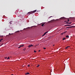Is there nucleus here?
Returning <instances> with one entry per match:
<instances>
[{"mask_svg":"<svg viewBox=\"0 0 75 75\" xmlns=\"http://www.w3.org/2000/svg\"><path fill=\"white\" fill-rule=\"evenodd\" d=\"M36 11H37V10H35L33 11L28 12V14H32V13H35V12H36Z\"/></svg>","mask_w":75,"mask_h":75,"instance_id":"nucleus-1","label":"nucleus"},{"mask_svg":"<svg viewBox=\"0 0 75 75\" xmlns=\"http://www.w3.org/2000/svg\"><path fill=\"white\" fill-rule=\"evenodd\" d=\"M33 44H31L30 45L28 46V47L29 48H30V47H33Z\"/></svg>","mask_w":75,"mask_h":75,"instance_id":"nucleus-2","label":"nucleus"},{"mask_svg":"<svg viewBox=\"0 0 75 75\" xmlns=\"http://www.w3.org/2000/svg\"><path fill=\"white\" fill-rule=\"evenodd\" d=\"M23 46H24V45H21L20 46H19V47H18V48H21V47H23Z\"/></svg>","mask_w":75,"mask_h":75,"instance_id":"nucleus-3","label":"nucleus"},{"mask_svg":"<svg viewBox=\"0 0 75 75\" xmlns=\"http://www.w3.org/2000/svg\"><path fill=\"white\" fill-rule=\"evenodd\" d=\"M48 32L47 31V32H46L44 34L45 35V34H47V33H48Z\"/></svg>","mask_w":75,"mask_h":75,"instance_id":"nucleus-4","label":"nucleus"},{"mask_svg":"<svg viewBox=\"0 0 75 75\" xmlns=\"http://www.w3.org/2000/svg\"><path fill=\"white\" fill-rule=\"evenodd\" d=\"M70 47V46H67L65 48V49H67V48H69Z\"/></svg>","mask_w":75,"mask_h":75,"instance_id":"nucleus-5","label":"nucleus"},{"mask_svg":"<svg viewBox=\"0 0 75 75\" xmlns=\"http://www.w3.org/2000/svg\"><path fill=\"white\" fill-rule=\"evenodd\" d=\"M30 74V73H26L25 74V75H29Z\"/></svg>","mask_w":75,"mask_h":75,"instance_id":"nucleus-6","label":"nucleus"},{"mask_svg":"<svg viewBox=\"0 0 75 75\" xmlns=\"http://www.w3.org/2000/svg\"><path fill=\"white\" fill-rule=\"evenodd\" d=\"M73 27H75V26H70L69 27L70 28H73Z\"/></svg>","mask_w":75,"mask_h":75,"instance_id":"nucleus-7","label":"nucleus"},{"mask_svg":"<svg viewBox=\"0 0 75 75\" xmlns=\"http://www.w3.org/2000/svg\"><path fill=\"white\" fill-rule=\"evenodd\" d=\"M61 19H65V18L63 17H62L61 18Z\"/></svg>","mask_w":75,"mask_h":75,"instance_id":"nucleus-8","label":"nucleus"},{"mask_svg":"<svg viewBox=\"0 0 75 75\" xmlns=\"http://www.w3.org/2000/svg\"><path fill=\"white\" fill-rule=\"evenodd\" d=\"M66 32H64V33H62V34H65V33H66Z\"/></svg>","mask_w":75,"mask_h":75,"instance_id":"nucleus-9","label":"nucleus"},{"mask_svg":"<svg viewBox=\"0 0 75 75\" xmlns=\"http://www.w3.org/2000/svg\"><path fill=\"white\" fill-rule=\"evenodd\" d=\"M66 37H67V38H69V36L68 35H66Z\"/></svg>","mask_w":75,"mask_h":75,"instance_id":"nucleus-10","label":"nucleus"},{"mask_svg":"<svg viewBox=\"0 0 75 75\" xmlns=\"http://www.w3.org/2000/svg\"><path fill=\"white\" fill-rule=\"evenodd\" d=\"M65 39H66V38H64L63 39V40H65Z\"/></svg>","mask_w":75,"mask_h":75,"instance_id":"nucleus-11","label":"nucleus"},{"mask_svg":"<svg viewBox=\"0 0 75 75\" xmlns=\"http://www.w3.org/2000/svg\"><path fill=\"white\" fill-rule=\"evenodd\" d=\"M44 24H42L41 26H42V27H44Z\"/></svg>","mask_w":75,"mask_h":75,"instance_id":"nucleus-12","label":"nucleus"},{"mask_svg":"<svg viewBox=\"0 0 75 75\" xmlns=\"http://www.w3.org/2000/svg\"><path fill=\"white\" fill-rule=\"evenodd\" d=\"M3 40V39H0V41H2V40Z\"/></svg>","mask_w":75,"mask_h":75,"instance_id":"nucleus-13","label":"nucleus"},{"mask_svg":"<svg viewBox=\"0 0 75 75\" xmlns=\"http://www.w3.org/2000/svg\"><path fill=\"white\" fill-rule=\"evenodd\" d=\"M40 67V65H38L37 67Z\"/></svg>","mask_w":75,"mask_h":75,"instance_id":"nucleus-14","label":"nucleus"},{"mask_svg":"<svg viewBox=\"0 0 75 75\" xmlns=\"http://www.w3.org/2000/svg\"><path fill=\"white\" fill-rule=\"evenodd\" d=\"M12 34H10V33H9V35H11Z\"/></svg>","mask_w":75,"mask_h":75,"instance_id":"nucleus-15","label":"nucleus"},{"mask_svg":"<svg viewBox=\"0 0 75 75\" xmlns=\"http://www.w3.org/2000/svg\"><path fill=\"white\" fill-rule=\"evenodd\" d=\"M10 59V57H8V58H7V59Z\"/></svg>","mask_w":75,"mask_h":75,"instance_id":"nucleus-16","label":"nucleus"},{"mask_svg":"<svg viewBox=\"0 0 75 75\" xmlns=\"http://www.w3.org/2000/svg\"><path fill=\"white\" fill-rule=\"evenodd\" d=\"M72 23H68V24H71Z\"/></svg>","mask_w":75,"mask_h":75,"instance_id":"nucleus-17","label":"nucleus"},{"mask_svg":"<svg viewBox=\"0 0 75 75\" xmlns=\"http://www.w3.org/2000/svg\"><path fill=\"white\" fill-rule=\"evenodd\" d=\"M11 22H12V21H11L10 22H9V23L11 24Z\"/></svg>","mask_w":75,"mask_h":75,"instance_id":"nucleus-18","label":"nucleus"},{"mask_svg":"<svg viewBox=\"0 0 75 75\" xmlns=\"http://www.w3.org/2000/svg\"><path fill=\"white\" fill-rule=\"evenodd\" d=\"M71 25H67V26H71Z\"/></svg>","mask_w":75,"mask_h":75,"instance_id":"nucleus-19","label":"nucleus"},{"mask_svg":"<svg viewBox=\"0 0 75 75\" xmlns=\"http://www.w3.org/2000/svg\"><path fill=\"white\" fill-rule=\"evenodd\" d=\"M34 52H37L36 51H35V50H34Z\"/></svg>","mask_w":75,"mask_h":75,"instance_id":"nucleus-20","label":"nucleus"},{"mask_svg":"<svg viewBox=\"0 0 75 75\" xmlns=\"http://www.w3.org/2000/svg\"><path fill=\"white\" fill-rule=\"evenodd\" d=\"M44 35H45V34H43L42 35V37H43V36H44Z\"/></svg>","mask_w":75,"mask_h":75,"instance_id":"nucleus-21","label":"nucleus"},{"mask_svg":"<svg viewBox=\"0 0 75 75\" xmlns=\"http://www.w3.org/2000/svg\"><path fill=\"white\" fill-rule=\"evenodd\" d=\"M43 48L44 50H45V49H46V48L45 47H44Z\"/></svg>","mask_w":75,"mask_h":75,"instance_id":"nucleus-22","label":"nucleus"},{"mask_svg":"<svg viewBox=\"0 0 75 75\" xmlns=\"http://www.w3.org/2000/svg\"><path fill=\"white\" fill-rule=\"evenodd\" d=\"M69 28V27H68L66 28Z\"/></svg>","mask_w":75,"mask_h":75,"instance_id":"nucleus-23","label":"nucleus"},{"mask_svg":"<svg viewBox=\"0 0 75 75\" xmlns=\"http://www.w3.org/2000/svg\"><path fill=\"white\" fill-rule=\"evenodd\" d=\"M30 65H28V67H30Z\"/></svg>","mask_w":75,"mask_h":75,"instance_id":"nucleus-24","label":"nucleus"},{"mask_svg":"<svg viewBox=\"0 0 75 75\" xmlns=\"http://www.w3.org/2000/svg\"><path fill=\"white\" fill-rule=\"evenodd\" d=\"M66 23V24H68V22H67Z\"/></svg>","mask_w":75,"mask_h":75,"instance_id":"nucleus-25","label":"nucleus"},{"mask_svg":"<svg viewBox=\"0 0 75 75\" xmlns=\"http://www.w3.org/2000/svg\"><path fill=\"white\" fill-rule=\"evenodd\" d=\"M7 57H5V59H7Z\"/></svg>","mask_w":75,"mask_h":75,"instance_id":"nucleus-26","label":"nucleus"},{"mask_svg":"<svg viewBox=\"0 0 75 75\" xmlns=\"http://www.w3.org/2000/svg\"><path fill=\"white\" fill-rule=\"evenodd\" d=\"M68 25H65V26H68Z\"/></svg>","mask_w":75,"mask_h":75,"instance_id":"nucleus-27","label":"nucleus"},{"mask_svg":"<svg viewBox=\"0 0 75 75\" xmlns=\"http://www.w3.org/2000/svg\"><path fill=\"white\" fill-rule=\"evenodd\" d=\"M40 51H41V50H39L38 51V52H40Z\"/></svg>","mask_w":75,"mask_h":75,"instance_id":"nucleus-28","label":"nucleus"},{"mask_svg":"<svg viewBox=\"0 0 75 75\" xmlns=\"http://www.w3.org/2000/svg\"><path fill=\"white\" fill-rule=\"evenodd\" d=\"M67 20H68V21H69V19H68Z\"/></svg>","mask_w":75,"mask_h":75,"instance_id":"nucleus-29","label":"nucleus"},{"mask_svg":"<svg viewBox=\"0 0 75 75\" xmlns=\"http://www.w3.org/2000/svg\"><path fill=\"white\" fill-rule=\"evenodd\" d=\"M25 49H26L25 48L23 50H25Z\"/></svg>","mask_w":75,"mask_h":75,"instance_id":"nucleus-30","label":"nucleus"},{"mask_svg":"<svg viewBox=\"0 0 75 75\" xmlns=\"http://www.w3.org/2000/svg\"><path fill=\"white\" fill-rule=\"evenodd\" d=\"M2 45H3V44H2L1 45V46Z\"/></svg>","mask_w":75,"mask_h":75,"instance_id":"nucleus-31","label":"nucleus"},{"mask_svg":"<svg viewBox=\"0 0 75 75\" xmlns=\"http://www.w3.org/2000/svg\"><path fill=\"white\" fill-rule=\"evenodd\" d=\"M28 28H30V27H28Z\"/></svg>","mask_w":75,"mask_h":75,"instance_id":"nucleus-32","label":"nucleus"},{"mask_svg":"<svg viewBox=\"0 0 75 75\" xmlns=\"http://www.w3.org/2000/svg\"><path fill=\"white\" fill-rule=\"evenodd\" d=\"M67 21H65V22H66Z\"/></svg>","mask_w":75,"mask_h":75,"instance_id":"nucleus-33","label":"nucleus"},{"mask_svg":"<svg viewBox=\"0 0 75 75\" xmlns=\"http://www.w3.org/2000/svg\"><path fill=\"white\" fill-rule=\"evenodd\" d=\"M53 46H54V45H53Z\"/></svg>","mask_w":75,"mask_h":75,"instance_id":"nucleus-34","label":"nucleus"}]
</instances>
